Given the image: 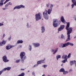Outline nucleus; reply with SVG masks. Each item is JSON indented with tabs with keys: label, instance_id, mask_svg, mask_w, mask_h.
<instances>
[{
	"label": "nucleus",
	"instance_id": "nucleus-15",
	"mask_svg": "<svg viewBox=\"0 0 76 76\" xmlns=\"http://www.w3.org/2000/svg\"><path fill=\"white\" fill-rule=\"evenodd\" d=\"M14 46H11V45H8L6 46V48L7 50H10V48H13Z\"/></svg>",
	"mask_w": 76,
	"mask_h": 76
},
{
	"label": "nucleus",
	"instance_id": "nucleus-39",
	"mask_svg": "<svg viewBox=\"0 0 76 76\" xmlns=\"http://www.w3.org/2000/svg\"><path fill=\"white\" fill-rule=\"evenodd\" d=\"M8 39L9 41H10L11 39V36H10V37L8 38Z\"/></svg>",
	"mask_w": 76,
	"mask_h": 76
},
{
	"label": "nucleus",
	"instance_id": "nucleus-3",
	"mask_svg": "<svg viewBox=\"0 0 76 76\" xmlns=\"http://www.w3.org/2000/svg\"><path fill=\"white\" fill-rule=\"evenodd\" d=\"M69 45H70L71 46H73V45H74L72 43H70V42H68L65 44H63V45H62V44H61V46L60 47L61 48H64V47H66L68 46Z\"/></svg>",
	"mask_w": 76,
	"mask_h": 76
},
{
	"label": "nucleus",
	"instance_id": "nucleus-25",
	"mask_svg": "<svg viewBox=\"0 0 76 76\" xmlns=\"http://www.w3.org/2000/svg\"><path fill=\"white\" fill-rule=\"evenodd\" d=\"M68 73H69V72L68 71H65L63 72L64 75H66V74Z\"/></svg>",
	"mask_w": 76,
	"mask_h": 76
},
{
	"label": "nucleus",
	"instance_id": "nucleus-13",
	"mask_svg": "<svg viewBox=\"0 0 76 76\" xmlns=\"http://www.w3.org/2000/svg\"><path fill=\"white\" fill-rule=\"evenodd\" d=\"M7 41H6L3 40L0 43V46H2L3 45H5Z\"/></svg>",
	"mask_w": 76,
	"mask_h": 76
},
{
	"label": "nucleus",
	"instance_id": "nucleus-7",
	"mask_svg": "<svg viewBox=\"0 0 76 76\" xmlns=\"http://www.w3.org/2000/svg\"><path fill=\"white\" fill-rule=\"evenodd\" d=\"M22 8H25V6L23 5L16 6L14 8L13 10H15V9H20Z\"/></svg>",
	"mask_w": 76,
	"mask_h": 76
},
{
	"label": "nucleus",
	"instance_id": "nucleus-9",
	"mask_svg": "<svg viewBox=\"0 0 76 76\" xmlns=\"http://www.w3.org/2000/svg\"><path fill=\"white\" fill-rule=\"evenodd\" d=\"M43 15L44 18H45V19H48V15L47 14V12H46L45 15V12H44Z\"/></svg>",
	"mask_w": 76,
	"mask_h": 76
},
{
	"label": "nucleus",
	"instance_id": "nucleus-10",
	"mask_svg": "<svg viewBox=\"0 0 76 76\" xmlns=\"http://www.w3.org/2000/svg\"><path fill=\"white\" fill-rule=\"evenodd\" d=\"M3 61L6 63L9 61V60L7 59V58L6 56H4L2 58Z\"/></svg>",
	"mask_w": 76,
	"mask_h": 76
},
{
	"label": "nucleus",
	"instance_id": "nucleus-1",
	"mask_svg": "<svg viewBox=\"0 0 76 76\" xmlns=\"http://www.w3.org/2000/svg\"><path fill=\"white\" fill-rule=\"evenodd\" d=\"M70 26V23L68 22L66 24V29L67 31V38L66 39V41H68L70 40V34H71L72 32V30H73V28L72 27H69Z\"/></svg>",
	"mask_w": 76,
	"mask_h": 76
},
{
	"label": "nucleus",
	"instance_id": "nucleus-34",
	"mask_svg": "<svg viewBox=\"0 0 76 76\" xmlns=\"http://www.w3.org/2000/svg\"><path fill=\"white\" fill-rule=\"evenodd\" d=\"M44 67V68H45V67H47V65H45L42 66V67Z\"/></svg>",
	"mask_w": 76,
	"mask_h": 76
},
{
	"label": "nucleus",
	"instance_id": "nucleus-12",
	"mask_svg": "<svg viewBox=\"0 0 76 76\" xmlns=\"http://www.w3.org/2000/svg\"><path fill=\"white\" fill-rule=\"evenodd\" d=\"M72 2L73 4L72 5V8H73L74 6H76V1L75 0H72Z\"/></svg>",
	"mask_w": 76,
	"mask_h": 76
},
{
	"label": "nucleus",
	"instance_id": "nucleus-14",
	"mask_svg": "<svg viewBox=\"0 0 76 76\" xmlns=\"http://www.w3.org/2000/svg\"><path fill=\"white\" fill-rule=\"evenodd\" d=\"M45 60H43L42 61H38L37 62V64H41V63H45V61H44Z\"/></svg>",
	"mask_w": 76,
	"mask_h": 76
},
{
	"label": "nucleus",
	"instance_id": "nucleus-47",
	"mask_svg": "<svg viewBox=\"0 0 76 76\" xmlns=\"http://www.w3.org/2000/svg\"><path fill=\"white\" fill-rule=\"evenodd\" d=\"M63 66V64H62L61 65V66Z\"/></svg>",
	"mask_w": 76,
	"mask_h": 76
},
{
	"label": "nucleus",
	"instance_id": "nucleus-23",
	"mask_svg": "<svg viewBox=\"0 0 76 76\" xmlns=\"http://www.w3.org/2000/svg\"><path fill=\"white\" fill-rule=\"evenodd\" d=\"M65 70H64V68H61V69L59 70L60 72H64Z\"/></svg>",
	"mask_w": 76,
	"mask_h": 76
},
{
	"label": "nucleus",
	"instance_id": "nucleus-33",
	"mask_svg": "<svg viewBox=\"0 0 76 76\" xmlns=\"http://www.w3.org/2000/svg\"><path fill=\"white\" fill-rule=\"evenodd\" d=\"M66 59L65 60H64L63 61H62V63H66Z\"/></svg>",
	"mask_w": 76,
	"mask_h": 76
},
{
	"label": "nucleus",
	"instance_id": "nucleus-8",
	"mask_svg": "<svg viewBox=\"0 0 76 76\" xmlns=\"http://www.w3.org/2000/svg\"><path fill=\"white\" fill-rule=\"evenodd\" d=\"M53 7V5L51 4L50 5V9H49L48 11L47 12L48 13V14L49 15H50V13H51V11H52V8Z\"/></svg>",
	"mask_w": 76,
	"mask_h": 76
},
{
	"label": "nucleus",
	"instance_id": "nucleus-30",
	"mask_svg": "<svg viewBox=\"0 0 76 76\" xmlns=\"http://www.w3.org/2000/svg\"><path fill=\"white\" fill-rule=\"evenodd\" d=\"M71 57V53H69V55L68 56V58H70Z\"/></svg>",
	"mask_w": 76,
	"mask_h": 76
},
{
	"label": "nucleus",
	"instance_id": "nucleus-11",
	"mask_svg": "<svg viewBox=\"0 0 76 76\" xmlns=\"http://www.w3.org/2000/svg\"><path fill=\"white\" fill-rule=\"evenodd\" d=\"M61 22H62V23H64V24H65V23H66V22L64 20V17H63V16L61 17Z\"/></svg>",
	"mask_w": 76,
	"mask_h": 76
},
{
	"label": "nucleus",
	"instance_id": "nucleus-52",
	"mask_svg": "<svg viewBox=\"0 0 76 76\" xmlns=\"http://www.w3.org/2000/svg\"><path fill=\"white\" fill-rule=\"evenodd\" d=\"M28 24H27V26H28Z\"/></svg>",
	"mask_w": 76,
	"mask_h": 76
},
{
	"label": "nucleus",
	"instance_id": "nucleus-40",
	"mask_svg": "<svg viewBox=\"0 0 76 76\" xmlns=\"http://www.w3.org/2000/svg\"><path fill=\"white\" fill-rule=\"evenodd\" d=\"M19 61H20V60H17L16 61V62H17V63H19Z\"/></svg>",
	"mask_w": 76,
	"mask_h": 76
},
{
	"label": "nucleus",
	"instance_id": "nucleus-46",
	"mask_svg": "<svg viewBox=\"0 0 76 76\" xmlns=\"http://www.w3.org/2000/svg\"><path fill=\"white\" fill-rule=\"evenodd\" d=\"M5 37V34H4L3 35V37Z\"/></svg>",
	"mask_w": 76,
	"mask_h": 76
},
{
	"label": "nucleus",
	"instance_id": "nucleus-48",
	"mask_svg": "<svg viewBox=\"0 0 76 76\" xmlns=\"http://www.w3.org/2000/svg\"><path fill=\"white\" fill-rule=\"evenodd\" d=\"M42 76H45V75H42Z\"/></svg>",
	"mask_w": 76,
	"mask_h": 76
},
{
	"label": "nucleus",
	"instance_id": "nucleus-50",
	"mask_svg": "<svg viewBox=\"0 0 76 76\" xmlns=\"http://www.w3.org/2000/svg\"><path fill=\"white\" fill-rule=\"evenodd\" d=\"M69 4H68V5H67V6H69Z\"/></svg>",
	"mask_w": 76,
	"mask_h": 76
},
{
	"label": "nucleus",
	"instance_id": "nucleus-26",
	"mask_svg": "<svg viewBox=\"0 0 76 76\" xmlns=\"http://www.w3.org/2000/svg\"><path fill=\"white\" fill-rule=\"evenodd\" d=\"M61 38L62 39H65V37H64V36L63 34L61 35Z\"/></svg>",
	"mask_w": 76,
	"mask_h": 76
},
{
	"label": "nucleus",
	"instance_id": "nucleus-19",
	"mask_svg": "<svg viewBox=\"0 0 76 76\" xmlns=\"http://www.w3.org/2000/svg\"><path fill=\"white\" fill-rule=\"evenodd\" d=\"M5 0H1L0 2V6H2L3 5V1Z\"/></svg>",
	"mask_w": 76,
	"mask_h": 76
},
{
	"label": "nucleus",
	"instance_id": "nucleus-22",
	"mask_svg": "<svg viewBox=\"0 0 76 76\" xmlns=\"http://www.w3.org/2000/svg\"><path fill=\"white\" fill-rule=\"evenodd\" d=\"M61 56L60 55H57L56 56V58L57 60H58V58H60Z\"/></svg>",
	"mask_w": 76,
	"mask_h": 76
},
{
	"label": "nucleus",
	"instance_id": "nucleus-42",
	"mask_svg": "<svg viewBox=\"0 0 76 76\" xmlns=\"http://www.w3.org/2000/svg\"><path fill=\"white\" fill-rule=\"evenodd\" d=\"M69 72H72V69H69Z\"/></svg>",
	"mask_w": 76,
	"mask_h": 76
},
{
	"label": "nucleus",
	"instance_id": "nucleus-21",
	"mask_svg": "<svg viewBox=\"0 0 76 76\" xmlns=\"http://www.w3.org/2000/svg\"><path fill=\"white\" fill-rule=\"evenodd\" d=\"M45 31V28L44 26H42V32L43 33Z\"/></svg>",
	"mask_w": 76,
	"mask_h": 76
},
{
	"label": "nucleus",
	"instance_id": "nucleus-45",
	"mask_svg": "<svg viewBox=\"0 0 76 76\" xmlns=\"http://www.w3.org/2000/svg\"><path fill=\"white\" fill-rule=\"evenodd\" d=\"M32 75H35V73L34 72H33L32 73Z\"/></svg>",
	"mask_w": 76,
	"mask_h": 76
},
{
	"label": "nucleus",
	"instance_id": "nucleus-54",
	"mask_svg": "<svg viewBox=\"0 0 76 76\" xmlns=\"http://www.w3.org/2000/svg\"><path fill=\"white\" fill-rule=\"evenodd\" d=\"M58 32H59V31H58Z\"/></svg>",
	"mask_w": 76,
	"mask_h": 76
},
{
	"label": "nucleus",
	"instance_id": "nucleus-28",
	"mask_svg": "<svg viewBox=\"0 0 76 76\" xmlns=\"http://www.w3.org/2000/svg\"><path fill=\"white\" fill-rule=\"evenodd\" d=\"M8 6H9V4L7 3V4H5V8H7V7H8Z\"/></svg>",
	"mask_w": 76,
	"mask_h": 76
},
{
	"label": "nucleus",
	"instance_id": "nucleus-4",
	"mask_svg": "<svg viewBox=\"0 0 76 76\" xmlns=\"http://www.w3.org/2000/svg\"><path fill=\"white\" fill-rule=\"evenodd\" d=\"M25 55V53L24 52H21L20 54V56L21 60L22 63H23L24 61H23V57Z\"/></svg>",
	"mask_w": 76,
	"mask_h": 76
},
{
	"label": "nucleus",
	"instance_id": "nucleus-18",
	"mask_svg": "<svg viewBox=\"0 0 76 76\" xmlns=\"http://www.w3.org/2000/svg\"><path fill=\"white\" fill-rule=\"evenodd\" d=\"M63 58H64V59H65L66 60H67V56L66 55H63L62 57Z\"/></svg>",
	"mask_w": 76,
	"mask_h": 76
},
{
	"label": "nucleus",
	"instance_id": "nucleus-36",
	"mask_svg": "<svg viewBox=\"0 0 76 76\" xmlns=\"http://www.w3.org/2000/svg\"><path fill=\"white\" fill-rule=\"evenodd\" d=\"M8 4H9V5H12V3L10 2H9V3H8Z\"/></svg>",
	"mask_w": 76,
	"mask_h": 76
},
{
	"label": "nucleus",
	"instance_id": "nucleus-6",
	"mask_svg": "<svg viewBox=\"0 0 76 76\" xmlns=\"http://www.w3.org/2000/svg\"><path fill=\"white\" fill-rule=\"evenodd\" d=\"M11 69V68L10 67H7V68H5L2 70L1 71H0V76L1 75V74L3 72H4V71H6V70H10Z\"/></svg>",
	"mask_w": 76,
	"mask_h": 76
},
{
	"label": "nucleus",
	"instance_id": "nucleus-56",
	"mask_svg": "<svg viewBox=\"0 0 76 76\" xmlns=\"http://www.w3.org/2000/svg\"><path fill=\"white\" fill-rule=\"evenodd\" d=\"M75 20H76V18H75Z\"/></svg>",
	"mask_w": 76,
	"mask_h": 76
},
{
	"label": "nucleus",
	"instance_id": "nucleus-16",
	"mask_svg": "<svg viewBox=\"0 0 76 76\" xmlns=\"http://www.w3.org/2000/svg\"><path fill=\"white\" fill-rule=\"evenodd\" d=\"M70 64L71 66H72L73 64H75V66H76V61L75 60L73 61H70Z\"/></svg>",
	"mask_w": 76,
	"mask_h": 76
},
{
	"label": "nucleus",
	"instance_id": "nucleus-55",
	"mask_svg": "<svg viewBox=\"0 0 76 76\" xmlns=\"http://www.w3.org/2000/svg\"><path fill=\"white\" fill-rule=\"evenodd\" d=\"M28 72H29V71H28Z\"/></svg>",
	"mask_w": 76,
	"mask_h": 76
},
{
	"label": "nucleus",
	"instance_id": "nucleus-29",
	"mask_svg": "<svg viewBox=\"0 0 76 76\" xmlns=\"http://www.w3.org/2000/svg\"><path fill=\"white\" fill-rule=\"evenodd\" d=\"M62 30H63L62 29V28H59L58 29V31H61Z\"/></svg>",
	"mask_w": 76,
	"mask_h": 76
},
{
	"label": "nucleus",
	"instance_id": "nucleus-27",
	"mask_svg": "<svg viewBox=\"0 0 76 76\" xmlns=\"http://www.w3.org/2000/svg\"><path fill=\"white\" fill-rule=\"evenodd\" d=\"M58 50V48H57L56 49V50H55V51L53 52V54H55V53H56Z\"/></svg>",
	"mask_w": 76,
	"mask_h": 76
},
{
	"label": "nucleus",
	"instance_id": "nucleus-2",
	"mask_svg": "<svg viewBox=\"0 0 76 76\" xmlns=\"http://www.w3.org/2000/svg\"><path fill=\"white\" fill-rule=\"evenodd\" d=\"M60 25L59 21L57 20V19L53 20V25L54 28H56Z\"/></svg>",
	"mask_w": 76,
	"mask_h": 76
},
{
	"label": "nucleus",
	"instance_id": "nucleus-17",
	"mask_svg": "<svg viewBox=\"0 0 76 76\" xmlns=\"http://www.w3.org/2000/svg\"><path fill=\"white\" fill-rule=\"evenodd\" d=\"M33 45L34 46V47H38L39 46V44L38 43H33Z\"/></svg>",
	"mask_w": 76,
	"mask_h": 76
},
{
	"label": "nucleus",
	"instance_id": "nucleus-32",
	"mask_svg": "<svg viewBox=\"0 0 76 76\" xmlns=\"http://www.w3.org/2000/svg\"><path fill=\"white\" fill-rule=\"evenodd\" d=\"M50 4H46V6L48 7H50Z\"/></svg>",
	"mask_w": 76,
	"mask_h": 76
},
{
	"label": "nucleus",
	"instance_id": "nucleus-5",
	"mask_svg": "<svg viewBox=\"0 0 76 76\" xmlns=\"http://www.w3.org/2000/svg\"><path fill=\"white\" fill-rule=\"evenodd\" d=\"M35 19L37 21L39 20V19H41L42 17L41 15H40V13L38 14H37L35 15Z\"/></svg>",
	"mask_w": 76,
	"mask_h": 76
},
{
	"label": "nucleus",
	"instance_id": "nucleus-49",
	"mask_svg": "<svg viewBox=\"0 0 76 76\" xmlns=\"http://www.w3.org/2000/svg\"><path fill=\"white\" fill-rule=\"evenodd\" d=\"M52 51L53 52H54V50H52Z\"/></svg>",
	"mask_w": 76,
	"mask_h": 76
},
{
	"label": "nucleus",
	"instance_id": "nucleus-35",
	"mask_svg": "<svg viewBox=\"0 0 76 76\" xmlns=\"http://www.w3.org/2000/svg\"><path fill=\"white\" fill-rule=\"evenodd\" d=\"M38 66V64H35L33 66V67H35L36 66Z\"/></svg>",
	"mask_w": 76,
	"mask_h": 76
},
{
	"label": "nucleus",
	"instance_id": "nucleus-41",
	"mask_svg": "<svg viewBox=\"0 0 76 76\" xmlns=\"http://www.w3.org/2000/svg\"><path fill=\"white\" fill-rule=\"evenodd\" d=\"M3 24L0 23V26H3Z\"/></svg>",
	"mask_w": 76,
	"mask_h": 76
},
{
	"label": "nucleus",
	"instance_id": "nucleus-20",
	"mask_svg": "<svg viewBox=\"0 0 76 76\" xmlns=\"http://www.w3.org/2000/svg\"><path fill=\"white\" fill-rule=\"evenodd\" d=\"M23 42L22 40H18L17 41V44H22L23 43Z\"/></svg>",
	"mask_w": 76,
	"mask_h": 76
},
{
	"label": "nucleus",
	"instance_id": "nucleus-38",
	"mask_svg": "<svg viewBox=\"0 0 76 76\" xmlns=\"http://www.w3.org/2000/svg\"><path fill=\"white\" fill-rule=\"evenodd\" d=\"M26 58V56H24V57L23 58V60H25Z\"/></svg>",
	"mask_w": 76,
	"mask_h": 76
},
{
	"label": "nucleus",
	"instance_id": "nucleus-43",
	"mask_svg": "<svg viewBox=\"0 0 76 76\" xmlns=\"http://www.w3.org/2000/svg\"><path fill=\"white\" fill-rule=\"evenodd\" d=\"M7 8H2L3 10H6V9H7Z\"/></svg>",
	"mask_w": 76,
	"mask_h": 76
},
{
	"label": "nucleus",
	"instance_id": "nucleus-57",
	"mask_svg": "<svg viewBox=\"0 0 76 76\" xmlns=\"http://www.w3.org/2000/svg\"><path fill=\"white\" fill-rule=\"evenodd\" d=\"M42 19V20H43V19Z\"/></svg>",
	"mask_w": 76,
	"mask_h": 76
},
{
	"label": "nucleus",
	"instance_id": "nucleus-37",
	"mask_svg": "<svg viewBox=\"0 0 76 76\" xmlns=\"http://www.w3.org/2000/svg\"><path fill=\"white\" fill-rule=\"evenodd\" d=\"M8 1L7 0H6L5 2H4V4H6L7 2Z\"/></svg>",
	"mask_w": 76,
	"mask_h": 76
},
{
	"label": "nucleus",
	"instance_id": "nucleus-24",
	"mask_svg": "<svg viewBox=\"0 0 76 76\" xmlns=\"http://www.w3.org/2000/svg\"><path fill=\"white\" fill-rule=\"evenodd\" d=\"M65 26L64 25H61L60 26V28H61L62 29V30H63V29H64V27Z\"/></svg>",
	"mask_w": 76,
	"mask_h": 76
},
{
	"label": "nucleus",
	"instance_id": "nucleus-44",
	"mask_svg": "<svg viewBox=\"0 0 76 76\" xmlns=\"http://www.w3.org/2000/svg\"><path fill=\"white\" fill-rule=\"evenodd\" d=\"M20 70H22V71L25 70V69H20Z\"/></svg>",
	"mask_w": 76,
	"mask_h": 76
},
{
	"label": "nucleus",
	"instance_id": "nucleus-31",
	"mask_svg": "<svg viewBox=\"0 0 76 76\" xmlns=\"http://www.w3.org/2000/svg\"><path fill=\"white\" fill-rule=\"evenodd\" d=\"M29 47L30 48H29V50H30V51H31V50H32V47L31 45H29Z\"/></svg>",
	"mask_w": 76,
	"mask_h": 76
},
{
	"label": "nucleus",
	"instance_id": "nucleus-53",
	"mask_svg": "<svg viewBox=\"0 0 76 76\" xmlns=\"http://www.w3.org/2000/svg\"><path fill=\"white\" fill-rule=\"evenodd\" d=\"M76 38V37H74V38Z\"/></svg>",
	"mask_w": 76,
	"mask_h": 76
},
{
	"label": "nucleus",
	"instance_id": "nucleus-51",
	"mask_svg": "<svg viewBox=\"0 0 76 76\" xmlns=\"http://www.w3.org/2000/svg\"><path fill=\"white\" fill-rule=\"evenodd\" d=\"M66 62H67V60H66Z\"/></svg>",
	"mask_w": 76,
	"mask_h": 76
}]
</instances>
